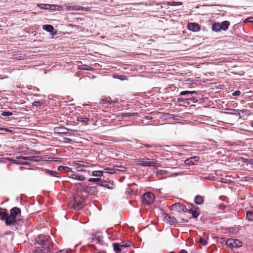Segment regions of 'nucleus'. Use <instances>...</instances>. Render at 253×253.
I'll use <instances>...</instances> for the list:
<instances>
[{"label": "nucleus", "instance_id": "obj_1", "mask_svg": "<svg viewBox=\"0 0 253 253\" xmlns=\"http://www.w3.org/2000/svg\"><path fill=\"white\" fill-rule=\"evenodd\" d=\"M139 161L140 162L139 164H138V166H144V167H159L160 164L157 162V161L154 159H140L139 160Z\"/></svg>", "mask_w": 253, "mask_h": 253}, {"label": "nucleus", "instance_id": "obj_2", "mask_svg": "<svg viewBox=\"0 0 253 253\" xmlns=\"http://www.w3.org/2000/svg\"><path fill=\"white\" fill-rule=\"evenodd\" d=\"M226 245L232 249L237 248L242 246V242L238 239L230 238L226 241Z\"/></svg>", "mask_w": 253, "mask_h": 253}, {"label": "nucleus", "instance_id": "obj_3", "mask_svg": "<svg viewBox=\"0 0 253 253\" xmlns=\"http://www.w3.org/2000/svg\"><path fill=\"white\" fill-rule=\"evenodd\" d=\"M52 243V241L50 237H49V239L47 241L46 238L44 239V242L43 243V247L44 248H42V249L41 248H38L36 251L35 253H45V249H49L51 246Z\"/></svg>", "mask_w": 253, "mask_h": 253}, {"label": "nucleus", "instance_id": "obj_4", "mask_svg": "<svg viewBox=\"0 0 253 253\" xmlns=\"http://www.w3.org/2000/svg\"><path fill=\"white\" fill-rule=\"evenodd\" d=\"M155 199V196L154 194L150 192H147L143 195L142 202L145 204H152Z\"/></svg>", "mask_w": 253, "mask_h": 253}, {"label": "nucleus", "instance_id": "obj_5", "mask_svg": "<svg viewBox=\"0 0 253 253\" xmlns=\"http://www.w3.org/2000/svg\"><path fill=\"white\" fill-rule=\"evenodd\" d=\"M20 210L18 208H13L10 211V215H13L14 217H16L17 219L18 220H20L21 214H20Z\"/></svg>", "mask_w": 253, "mask_h": 253}, {"label": "nucleus", "instance_id": "obj_6", "mask_svg": "<svg viewBox=\"0 0 253 253\" xmlns=\"http://www.w3.org/2000/svg\"><path fill=\"white\" fill-rule=\"evenodd\" d=\"M19 221L18 219L13 216V215H8L7 216V218L6 220L5 223L7 225H14L15 224L17 221Z\"/></svg>", "mask_w": 253, "mask_h": 253}, {"label": "nucleus", "instance_id": "obj_7", "mask_svg": "<svg viewBox=\"0 0 253 253\" xmlns=\"http://www.w3.org/2000/svg\"><path fill=\"white\" fill-rule=\"evenodd\" d=\"M92 242L94 244L102 245L103 243L102 237L99 235H93L91 238Z\"/></svg>", "mask_w": 253, "mask_h": 253}, {"label": "nucleus", "instance_id": "obj_8", "mask_svg": "<svg viewBox=\"0 0 253 253\" xmlns=\"http://www.w3.org/2000/svg\"><path fill=\"white\" fill-rule=\"evenodd\" d=\"M164 220L170 224L176 223V219L172 216H170L168 214L165 213L163 216Z\"/></svg>", "mask_w": 253, "mask_h": 253}, {"label": "nucleus", "instance_id": "obj_9", "mask_svg": "<svg viewBox=\"0 0 253 253\" xmlns=\"http://www.w3.org/2000/svg\"><path fill=\"white\" fill-rule=\"evenodd\" d=\"M72 164L75 167L76 170L79 171H83L84 168L86 167L81 161H75Z\"/></svg>", "mask_w": 253, "mask_h": 253}, {"label": "nucleus", "instance_id": "obj_10", "mask_svg": "<svg viewBox=\"0 0 253 253\" xmlns=\"http://www.w3.org/2000/svg\"><path fill=\"white\" fill-rule=\"evenodd\" d=\"M66 8L67 10H75V11H78V10L85 11L86 10V8H84V7H82V6H80L78 5H68L66 6Z\"/></svg>", "mask_w": 253, "mask_h": 253}, {"label": "nucleus", "instance_id": "obj_11", "mask_svg": "<svg viewBox=\"0 0 253 253\" xmlns=\"http://www.w3.org/2000/svg\"><path fill=\"white\" fill-rule=\"evenodd\" d=\"M69 178L74 179L75 180L83 181L85 179V177L82 174L79 173H74L69 176Z\"/></svg>", "mask_w": 253, "mask_h": 253}, {"label": "nucleus", "instance_id": "obj_12", "mask_svg": "<svg viewBox=\"0 0 253 253\" xmlns=\"http://www.w3.org/2000/svg\"><path fill=\"white\" fill-rule=\"evenodd\" d=\"M45 238H46V240L47 241L48 240H49V236H44V235H40L38 237V238H37V240H36L38 244H40V245H42V248H44V247H43V243H44V239H45Z\"/></svg>", "mask_w": 253, "mask_h": 253}, {"label": "nucleus", "instance_id": "obj_13", "mask_svg": "<svg viewBox=\"0 0 253 253\" xmlns=\"http://www.w3.org/2000/svg\"><path fill=\"white\" fill-rule=\"evenodd\" d=\"M188 28L193 32H197L200 30L199 25L195 23H190L188 25Z\"/></svg>", "mask_w": 253, "mask_h": 253}, {"label": "nucleus", "instance_id": "obj_14", "mask_svg": "<svg viewBox=\"0 0 253 253\" xmlns=\"http://www.w3.org/2000/svg\"><path fill=\"white\" fill-rule=\"evenodd\" d=\"M172 208H175L178 211H185L187 210L184 205L179 203H177L172 205Z\"/></svg>", "mask_w": 253, "mask_h": 253}, {"label": "nucleus", "instance_id": "obj_15", "mask_svg": "<svg viewBox=\"0 0 253 253\" xmlns=\"http://www.w3.org/2000/svg\"><path fill=\"white\" fill-rule=\"evenodd\" d=\"M54 130L57 133H67L68 132V129L64 127H56Z\"/></svg>", "mask_w": 253, "mask_h": 253}, {"label": "nucleus", "instance_id": "obj_16", "mask_svg": "<svg viewBox=\"0 0 253 253\" xmlns=\"http://www.w3.org/2000/svg\"><path fill=\"white\" fill-rule=\"evenodd\" d=\"M42 28L44 30L49 32L52 35H55V33H53L54 28L52 25H44L43 26Z\"/></svg>", "mask_w": 253, "mask_h": 253}, {"label": "nucleus", "instance_id": "obj_17", "mask_svg": "<svg viewBox=\"0 0 253 253\" xmlns=\"http://www.w3.org/2000/svg\"><path fill=\"white\" fill-rule=\"evenodd\" d=\"M48 10H51L53 11L58 10L61 11L63 10V7L60 5H55V4H49Z\"/></svg>", "mask_w": 253, "mask_h": 253}, {"label": "nucleus", "instance_id": "obj_18", "mask_svg": "<svg viewBox=\"0 0 253 253\" xmlns=\"http://www.w3.org/2000/svg\"><path fill=\"white\" fill-rule=\"evenodd\" d=\"M7 216L8 213L3 211L2 209L0 208V219L5 222L7 218Z\"/></svg>", "mask_w": 253, "mask_h": 253}, {"label": "nucleus", "instance_id": "obj_19", "mask_svg": "<svg viewBox=\"0 0 253 253\" xmlns=\"http://www.w3.org/2000/svg\"><path fill=\"white\" fill-rule=\"evenodd\" d=\"M221 25V29L223 31H226L230 26V22L228 21H224L221 23H220Z\"/></svg>", "mask_w": 253, "mask_h": 253}, {"label": "nucleus", "instance_id": "obj_20", "mask_svg": "<svg viewBox=\"0 0 253 253\" xmlns=\"http://www.w3.org/2000/svg\"><path fill=\"white\" fill-rule=\"evenodd\" d=\"M221 25H220V23H215L212 25V30L216 32H219L221 30Z\"/></svg>", "mask_w": 253, "mask_h": 253}, {"label": "nucleus", "instance_id": "obj_21", "mask_svg": "<svg viewBox=\"0 0 253 253\" xmlns=\"http://www.w3.org/2000/svg\"><path fill=\"white\" fill-rule=\"evenodd\" d=\"M16 159L20 160H22V161L24 160L32 161L33 159H34V156H29V157L19 156V157H16Z\"/></svg>", "mask_w": 253, "mask_h": 253}, {"label": "nucleus", "instance_id": "obj_22", "mask_svg": "<svg viewBox=\"0 0 253 253\" xmlns=\"http://www.w3.org/2000/svg\"><path fill=\"white\" fill-rule=\"evenodd\" d=\"M195 203L197 205H200L203 203V198L202 196H197L194 199Z\"/></svg>", "mask_w": 253, "mask_h": 253}, {"label": "nucleus", "instance_id": "obj_23", "mask_svg": "<svg viewBox=\"0 0 253 253\" xmlns=\"http://www.w3.org/2000/svg\"><path fill=\"white\" fill-rule=\"evenodd\" d=\"M188 212L189 213H191L194 218L197 217L199 215V211L196 210H193L192 209H189V211H188Z\"/></svg>", "mask_w": 253, "mask_h": 253}, {"label": "nucleus", "instance_id": "obj_24", "mask_svg": "<svg viewBox=\"0 0 253 253\" xmlns=\"http://www.w3.org/2000/svg\"><path fill=\"white\" fill-rule=\"evenodd\" d=\"M120 244H119L118 243H114L113 244V249L114 251L116 253H120L121 251V249L120 248Z\"/></svg>", "mask_w": 253, "mask_h": 253}, {"label": "nucleus", "instance_id": "obj_25", "mask_svg": "<svg viewBox=\"0 0 253 253\" xmlns=\"http://www.w3.org/2000/svg\"><path fill=\"white\" fill-rule=\"evenodd\" d=\"M246 217L249 221H253V211L247 212Z\"/></svg>", "mask_w": 253, "mask_h": 253}, {"label": "nucleus", "instance_id": "obj_26", "mask_svg": "<svg viewBox=\"0 0 253 253\" xmlns=\"http://www.w3.org/2000/svg\"><path fill=\"white\" fill-rule=\"evenodd\" d=\"M37 6L41 9L48 10L49 4L39 3L37 4Z\"/></svg>", "mask_w": 253, "mask_h": 253}, {"label": "nucleus", "instance_id": "obj_27", "mask_svg": "<svg viewBox=\"0 0 253 253\" xmlns=\"http://www.w3.org/2000/svg\"><path fill=\"white\" fill-rule=\"evenodd\" d=\"M92 175L94 176H102L103 175V171L101 170H94L92 172Z\"/></svg>", "mask_w": 253, "mask_h": 253}, {"label": "nucleus", "instance_id": "obj_28", "mask_svg": "<svg viewBox=\"0 0 253 253\" xmlns=\"http://www.w3.org/2000/svg\"><path fill=\"white\" fill-rule=\"evenodd\" d=\"M115 169L116 170H119L121 171H125L126 170V168L123 166H114Z\"/></svg>", "mask_w": 253, "mask_h": 253}, {"label": "nucleus", "instance_id": "obj_29", "mask_svg": "<svg viewBox=\"0 0 253 253\" xmlns=\"http://www.w3.org/2000/svg\"><path fill=\"white\" fill-rule=\"evenodd\" d=\"M77 120L79 122H82L84 124H87L88 121H89L88 119L87 118H83L81 117H79L77 118Z\"/></svg>", "mask_w": 253, "mask_h": 253}, {"label": "nucleus", "instance_id": "obj_30", "mask_svg": "<svg viewBox=\"0 0 253 253\" xmlns=\"http://www.w3.org/2000/svg\"><path fill=\"white\" fill-rule=\"evenodd\" d=\"M131 245V242L127 241V242H122L120 244L121 247H130Z\"/></svg>", "mask_w": 253, "mask_h": 253}, {"label": "nucleus", "instance_id": "obj_31", "mask_svg": "<svg viewBox=\"0 0 253 253\" xmlns=\"http://www.w3.org/2000/svg\"><path fill=\"white\" fill-rule=\"evenodd\" d=\"M45 172H46V173H47V174H49L51 176H57L56 175H57V173L55 171H51L49 169H46L45 170Z\"/></svg>", "mask_w": 253, "mask_h": 253}, {"label": "nucleus", "instance_id": "obj_32", "mask_svg": "<svg viewBox=\"0 0 253 253\" xmlns=\"http://www.w3.org/2000/svg\"><path fill=\"white\" fill-rule=\"evenodd\" d=\"M104 170L106 171V172H107L108 173H110V174L115 173V171H116V170L114 168L113 169L106 168V169H104Z\"/></svg>", "mask_w": 253, "mask_h": 253}, {"label": "nucleus", "instance_id": "obj_33", "mask_svg": "<svg viewBox=\"0 0 253 253\" xmlns=\"http://www.w3.org/2000/svg\"><path fill=\"white\" fill-rule=\"evenodd\" d=\"M195 91H183L180 92L181 95H186L187 94H192L195 93Z\"/></svg>", "mask_w": 253, "mask_h": 253}, {"label": "nucleus", "instance_id": "obj_34", "mask_svg": "<svg viewBox=\"0 0 253 253\" xmlns=\"http://www.w3.org/2000/svg\"><path fill=\"white\" fill-rule=\"evenodd\" d=\"M1 115L3 116H10L13 115V113L9 111H3L1 113Z\"/></svg>", "mask_w": 253, "mask_h": 253}, {"label": "nucleus", "instance_id": "obj_35", "mask_svg": "<svg viewBox=\"0 0 253 253\" xmlns=\"http://www.w3.org/2000/svg\"><path fill=\"white\" fill-rule=\"evenodd\" d=\"M11 162L14 164H26V163H24L22 160H20L17 159L16 160H11Z\"/></svg>", "mask_w": 253, "mask_h": 253}, {"label": "nucleus", "instance_id": "obj_36", "mask_svg": "<svg viewBox=\"0 0 253 253\" xmlns=\"http://www.w3.org/2000/svg\"><path fill=\"white\" fill-rule=\"evenodd\" d=\"M199 242L202 245H206L207 244V240L205 238H201Z\"/></svg>", "mask_w": 253, "mask_h": 253}, {"label": "nucleus", "instance_id": "obj_37", "mask_svg": "<svg viewBox=\"0 0 253 253\" xmlns=\"http://www.w3.org/2000/svg\"><path fill=\"white\" fill-rule=\"evenodd\" d=\"M73 206H74V208L75 209H79L81 208V207H82V206H81V205L80 206L79 204H78L77 203V199H75V203H74V204Z\"/></svg>", "mask_w": 253, "mask_h": 253}, {"label": "nucleus", "instance_id": "obj_38", "mask_svg": "<svg viewBox=\"0 0 253 253\" xmlns=\"http://www.w3.org/2000/svg\"><path fill=\"white\" fill-rule=\"evenodd\" d=\"M116 102V101H112V100H104V99H102V102L104 104V103H108L109 104H111V103H113L114 102Z\"/></svg>", "mask_w": 253, "mask_h": 253}, {"label": "nucleus", "instance_id": "obj_39", "mask_svg": "<svg viewBox=\"0 0 253 253\" xmlns=\"http://www.w3.org/2000/svg\"><path fill=\"white\" fill-rule=\"evenodd\" d=\"M169 5H181V3L180 2H177V1H173V2H170V4H169Z\"/></svg>", "mask_w": 253, "mask_h": 253}, {"label": "nucleus", "instance_id": "obj_40", "mask_svg": "<svg viewBox=\"0 0 253 253\" xmlns=\"http://www.w3.org/2000/svg\"><path fill=\"white\" fill-rule=\"evenodd\" d=\"M186 164L188 165H194V162L192 160H191V158L186 161Z\"/></svg>", "mask_w": 253, "mask_h": 253}, {"label": "nucleus", "instance_id": "obj_41", "mask_svg": "<svg viewBox=\"0 0 253 253\" xmlns=\"http://www.w3.org/2000/svg\"><path fill=\"white\" fill-rule=\"evenodd\" d=\"M34 159H33V161H34V162H39L41 158L40 157H39V156H34Z\"/></svg>", "mask_w": 253, "mask_h": 253}, {"label": "nucleus", "instance_id": "obj_42", "mask_svg": "<svg viewBox=\"0 0 253 253\" xmlns=\"http://www.w3.org/2000/svg\"><path fill=\"white\" fill-rule=\"evenodd\" d=\"M99 180V178H90L88 179V181H90V182H97Z\"/></svg>", "mask_w": 253, "mask_h": 253}, {"label": "nucleus", "instance_id": "obj_43", "mask_svg": "<svg viewBox=\"0 0 253 253\" xmlns=\"http://www.w3.org/2000/svg\"><path fill=\"white\" fill-rule=\"evenodd\" d=\"M241 94V92L239 90H237V91H234L233 93H232V95L233 96H239Z\"/></svg>", "mask_w": 253, "mask_h": 253}, {"label": "nucleus", "instance_id": "obj_44", "mask_svg": "<svg viewBox=\"0 0 253 253\" xmlns=\"http://www.w3.org/2000/svg\"><path fill=\"white\" fill-rule=\"evenodd\" d=\"M65 170L67 172L72 171V169L67 167H66V168H65Z\"/></svg>", "mask_w": 253, "mask_h": 253}, {"label": "nucleus", "instance_id": "obj_45", "mask_svg": "<svg viewBox=\"0 0 253 253\" xmlns=\"http://www.w3.org/2000/svg\"><path fill=\"white\" fill-rule=\"evenodd\" d=\"M33 105L34 106H38L40 105V103L39 101H34Z\"/></svg>", "mask_w": 253, "mask_h": 253}, {"label": "nucleus", "instance_id": "obj_46", "mask_svg": "<svg viewBox=\"0 0 253 253\" xmlns=\"http://www.w3.org/2000/svg\"><path fill=\"white\" fill-rule=\"evenodd\" d=\"M65 168H66V167H65V166H60L58 168V169L60 170H65Z\"/></svg>", "mask_w": 253, "mask_h": 253}, {"label": "nucleus", "instance_id": "obj_47", "mask_svg": "<svg viewBox=\"0 0 253 253\" xmlns=\"http://www.w3.org/2000/svg\"><path fill=\"white\" fill-rule=\"evenodd\" d=\"M56 253H67V251L64 250H61L59 252H57Z\"/></svg>", "mask_w": 253, "mask_h": 253}, {"label": "nucleus", "instance_id": "obj_48", "mask_svg": "<svg viewBox=\"0 0 253 253\" xmlns=\"http://www.w3.org/2000/svg\"><path fill=\"white\" fill-rule=\"evenodd\" d=\"M191 160H194V162H196V161H198V160H199V158L197 157H194L191 158Z\"/></svg>", "mask_w": 253, "mask_h": 253}, {"label": "nucleus", "instance_id": "obj_49", "mask_svg": "<svg viewBox=\"0 0 253 253\" xmlns=\"http://www.w3.org/2000/svg\"><path fill=\"white\" fill-rule=\"evenodd\" d=\"M244 22L245 23H246L247 22H250V19H249V18H246V19H245V20L244 21Z\"/></svg>", "mask_w": 253, "mask_h": 253}, {"label": "nucleus", "instance_id": "obj_50", "mask_svg": "<svg viewBox=\"0 0 253 253\" xmlns=\"http://www.w3.org/2000/svg\"><path fill=\"white\" fill-rule=\"evenodd\" d=\"M179 253H187V252L186 250H181L179 252Z\"/></svg>", "mask_w": 253, "mask_h": 253}, {"label": "nucleus", "instance_id": "obj_51", "mask_svg": "<svg viewBox=\"0 0 253 253\" xmlns=\"http://www.w3.org/2000/svg\"><path fill=\"white\" fill-rule=\"evenodd\" d=\"M249 163L250 164L253 165V159H251L249 160Z\"/></svg>", "mask_w": 253, "mask_h": 253}, {"label": "nucleus", "instance_id": "obj_52", "mask_svg": "<svg viewBox=\"0 0 253 253\" xmlns=\"http://www.w3.org/2000/svg\"><path fill=\"white\" fill-rule=\"evenodd\" d=\"M250 19V22H253V17H249Z\"/></svg>", "mask_w": 253, "mask_h": 253}, {"label": "nucleus", "instance_id": "obj_53", "mask_svg": "<svg viewBox=\"0 0 253 253\" xmlns=\"http://www.w3.org/2000/svg\"><path fill=\"white\" fill-rule=\"evenodd\" d=\"M0 130H5L6 131H7V129L5 128H0Z\"/></svg>", "mask_w": 253, "mask_h": 253}, {"label": "nucleus", "instance_id": "obj_54", "mask_svg": "<svg viewBox=\"0 0 253 253\" xmlns=\"http://www.w3.org/2000/svg\"><path fill=\"white\" fill-rule=\"evenodd\" d=\"M65 139L66 141H68V140H69V138H65Z\"/></svg>", "mask_w": 253, "mask_h": 253}, {"label": "nucleus", "instance_id": "obj_55", "mask_svg": "<svg viewBox=\"0 0 253 253\" xmlns=\"http://www.w3.org/2000/svg\"><path fill=\"white\" fill-rule=\"evenodd\" d=\"M221 181H222V182H225V180H224V179H222V180H221Z\"/></svg>", "mask_w": 253, "mask_h": 253}, {"label": "nucleus", "instance_id": "obj_56", "mask_svg": "<svg viewBox=\"0 0 253 253\" xmlns=\"http://www.w3.org/2000/svg\"><path fill=\"white\" fill-rule=\"evenodd\" d=\"M234 111H238V110H235V109H234Z\"/></svg>", "mask_w": 253, "mask_h": 253}, {"label": "nucleus", "instance_id": "obj_57", "mask_svg": "<svg viewBox=\"0 0 253 253\" xmlns=\"http://www.w3.org/2000/svg\"><path fill=\"white\" fill-rule=\"evenodd\" d=\"M169 253H174L173 252H170Z\"/></svg>", "mask_w": 253, "mask_h": 253}]
</instances>
